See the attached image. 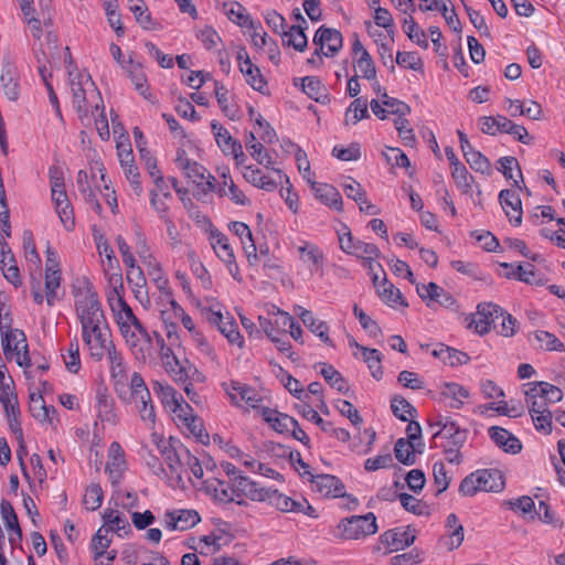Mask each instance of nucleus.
<instances>
[{"label":"nucleus","instance_id":"f257e3e1","mask_svg":"<svg viewBox=\"0 0 565 565\" xmlns=\"http://www.w3.org/2000/svg\"><path fill=\"white\" fill-rule=\"evenodd\" d=\"M75 309L82 327V338L95 361H102L115 345L97 294L90 288L76 295Z\"/></svg>","mask_w":565,"mask_h":565},{"label":"nucleus","instance_id":"f03ea898","mask_svg":"<svg viewBox=\"0 0 565 565\" xmlns=\"http://www.w3.org/2000/svg\"><path fill=\"white\" fill-rule=\"evenodd\" d=\"M65 52L70 54V49L66 46ZM67 63L68 84L72 94V104L81 119L86 118L93 110H98L102 96L95 83L87 73L79 72L74 65L71 55L65 57Z\"/></svg>","mask_w":565,"mask_h":565},{"label":"nucleus","instance_id":"7ed1b4c3","mask_svg":"<svg viewBox=\"0 0 565 565\" xmlns=\"http://www.w3.org/2000/svg\"><path fill=\"white\" fill-rule=\"evenodd\" d=\"M505 487L503 473L498 469H481L468 475L459 486V492L472 497L479 491L500 492Z\"/></svg>","mask_w":565,"mask_h":565},{"label":"nucleus","instance_id":"20e7f679","mask_svg":"<svg viewBox=\"0 0 565 565\" xmlns=\"http://www.w3.org/2000/svg\"><path fill=\"white\" fill-rule=\"evenodd\" d=\"M151 440L157 446L170 472L181 480L183 462L186 455H189V449L185 448L180 440L172 437L167 439L156 433L151 435Z\"/></svg>","mask_w":565,"mask_h":565},{"label":"nucleus","instance_id":"39448f33","mask_svg":"<svg viewBox=\"0 0 565 565\" xmlns=\"http://www.w3.org/2000/svg\"><path fill=\"white\" fill-rule=\"evenodd\" d=\"M339 537L342 540H361L377 532L376 516L373 512L352 515L338 523Z\"/></svg>","mask_w":565,"mask_h":565},{"label":"nucleus","instance_id":"423d86ee","mask_svg":"<svg viewBox=\"0 0 565 565\" xmlns=\"http://www.w3.org/2000/svg\"><path fill=\"white\" fill-rule=\"evenodd\" d=\"M1 345L8 361L14 360L22 367L31 365L28 341L22 330L9 329L2 331Z\"/></svg>","mask_w":565,"mask_h":565},{"label":"nucleus","instance_id":"0eeeda50","mask_svg":"<svg viewBox=\"0 0 565 565\" xmlns=\"http://www.w3.org/2000/svg\"><path fill=\"white\" fill-rule=\"evenodd\" d=\"M175 163L194 184L202 189L203 192L214 190L215 178L196 161L188 158L185 150L179 149L177 152Z\"/></svg>","mask_w":565,"mask_h":565},{"label":"nucleus","instance_id":"6e6552de","mask_svg":"<svg viewBox=\"0 0 565 565\" xmlns=\"http://www.w3.org/2000/svg\"><path fill=\"white\" fill-rule=\"evenodd\" d=\"M211 129L213 131L215 141L222 152L225 156H233L236 164H243L246 160V156L243 151L242 143L234 139L228 130L224 128L220 122L216 120H212L211 122Z\"/></svg>","mask_w":565,"mask_h":565},{"label":"nucleus","instance_id":"1a4fd4ad","mask_svg":"<svg viewBox=\"0 0 565 565\" xmlns=\"http://www.w3.org/2000/svg\"><path fill=\"white\" fill-rule=\"evenodd\" d=\"M301 477H308L313 489L322 497L341 498L345 497V487L339 478L332 475H317L311 471L300 472Z\"/></svg>","mask_w":565,"mask_h":565},{"label":"nucleus","instance_id":"9d476101","mask_svg":"<svg viewBox=\"0 0 565 565\" xmlns=\"http://www.w3.org/2000/svg\"><path fill=\"white\" fill-rule=\"evenodd\" d=\"M503 315V309L494 303H481L478 306L477 313L475 315L470 326L479 334H486L490 331L491 327L498 329V321Z\"/></svg>","mask_w":565,"mask_h":565},{"label":"nucleus","instance_id":"9b49d317","mask_svg":"<svg viewBox=\"0 0 565 565\" xmlns=\"http://www.w3.org/2000/svg\"><path fill=\"white\" fill-rule=\"evenodd\" d=\"M134 328L137 331L128 335L125 334V341L137 359L145 360L151 354L154 342L153 333L150 334L141 322Z\"/></svg>","mask_w":565,"mask_h":565},{"label":"nucleus","instance_id":"f8f14e48","mask_svg":"<svg viewBox=\"0 0 565 565\" xmlns=\"http://www.w3.org/2000/svg\"><path fill=\"white\" fill-rule=\"evenodd\" d=\"M167 373L179 383H186L188 381H195L202 383L205 376L188 360L180 361L178 358L163 365Z\"/></svg>","mask_w":565,"mask_h":565},{"label":"nucleus","instance_id":"ddd939ff","mask_svg":"<svg viewBox=\"0 0 565 565\" xmlns=\"http://www.w3.org/2000/svg\"><path fill=\"white\" fill-rule=\"evenodd\" d=\"M313 43L323 51L324 56L331 57L342 47L343 38L340 31L322 25L315 34Z\"/></svg>","mask_w":565,"mask_h":565},{"label":"nucleus","instance_id":"4468645a","mask_svg":"<svg viewBox=\"0 0 565 565\" xmlns=\"http://www.w3.org/2000/svg\"><path fill=\"white\" fill-rule=\"evenodd\" d=\"M126 469L127 462L125 459V451L119 443L113 441L108 448V461L105 470L109 475L114 487H117L120 483Z\"/></svg>","mask_w":565,"mask_h":565},{"label":"nucleus","instance_id":"2eb2a0df","mask_svg":"<svg viewBox=\"0 0 565 565\" xmlns=\"http://www.w3.org/2000/svg\"><path fill=\"white\" fill-rule=\"evenodd\" d=\"M106 355L110 363V373L111 379L114 380L115 391L120 399H127V375L121 353H119L114 347L111 350L106 352Z\"/></svg>","mask_w":565,"mask_h":565},{"label":"nucleus","instance_id":"dca6fc26","mask_svg":"<svg viewBox=\"0 0 565 565\" xmlns=\"http://www.w3.org/2000/svg\"><path fill=\"white\" fill-rule=\"evenodd\" d=\"M416 290L427 306H431L433 302H436L445 308H452L456 305L454 296L435 282L427 285L417 284Z\"/></svg>","mask_w":565,"mask_h":565},{"label":"nucleus","instance_id":"f3484780","mask_svg":"<svg viewBox=\"0 0 565 565\" xmlns=\"http://www.w3.org/2000/svg\"><path fill=\"white\" fill-rule=\"evenodd\" d=\"M339 244L340 248L344 253L354 255L359 258H364L367 255L375 257L380 256V249L376 245L354 239L350 231L339 234Z\"/></svg>","mask_w":565,"mask_h":565},{"label":"nucleus","instance_id":"a211bd4d","mask_svg":"<svg viewBox=\"0 0 565 565\" xmlns=\"http://www.w3.org/2000/svg\"><path fill=\"white\" fill-rule=\"evenodd\" d=\"M200 522V515L194 510L168 511L164 514V526L170 531H185Z\"/></svg>","mask_w":565,"mask_h":565},{"label":"nucleus","instance_id":"6ab92c4d","mask_svg":"<svg viewBox=\"0 0 565 565\" xmlns=\"http://www.w3.org/2000/svg\"><path fill=\"white\" fill-rule=\"evenodd\" d=\"M416 531L411 526L388 530L381 535V543L391 551L403 550L412 545L416 539Z\"/></svg>","mask_w":565,"mask_h":565},{"label":"nucleus","instance_id":"aec40b11","mask_svg":"<svg viewBox=\"0 0 565 565\" xmlns=\"http://www.w3.org/2000/svg\"><path fill=\"white\" fill-rule=\"evenodd\" d=\"M449 0H419V9L422 11H439L447 24L456 33H461V22L454 8H448Z\"/></svg>","mask_w":565,"mask_h":565},{"label":"nucleus","instance_id":"412c9836","mask_svg":"<svg viewBox=\"0 0 565 565\" xmlns=\"http://www.w3.org/2000/svg\"><path fill=\"white\" fill-rule=\"evenodd\" d=\"M204 491L221 503H230L235 501V491L233 482L222 480L216 477L207 478L203 481Z\"/></svg>","mask_w":565,"mask_h":565},{"label":"nucleus","instance_id":"4be33fe9","mask_svg":"<svg viewBox=\"0 0 565 565\" xmlns=\"http://www.w3.org/2000/svg\"><path fill=\"white\" fill-rule=\"evenodd\" d=\"M122 68L128 73L135 89L148 102L152 104L157 103L156 96L149 89L142 66L138 63H134V61L129 58L127 65L122 64Z\"/></svg>","mask_w":565,"mask_h":565},{"label":"nucleus","instance_id":"5701e85b","mask_svg":"<svg viewBox=\"0 0 565 565\" xmlns=\"http://www.w3.org/2000/svg\"><path fill=\"white\" fill-rule=\"evenodd\" d=\"M257 502H267L270 507L280 512L295 513V510H301V505L297 504L296 500L273 488H264L260 499Z\"/></svg>","mask_w":565,"mask_h":565},{"label":"nucleus","instance_id":"b1692460","mask_svg":"<svg viewBox=\"0 0 565 565\" xmlns=\"http://www.w3.org/2000/svg\"><path fill=\"white\" fill-rule=\"evenodd\" d=\"M488 435L499 448L508 454L515 455L522 450L519 438L502 427L491 426L488 429Z\"/></svg>","mask_w":565,"mask_h":565},{"label":"nucleus","instance_id":"393cba45","mask_svg":"<svg viewBox=\"0 0 565 565\" xmlns=\"http://www.w3.org/2000/svg\"><path fill=\"white\" fill-rule=\"evenodd\" d=\"M1 83L3 93L9 100L15 102L20 96V85L17 77V71L9 57L3 58L1 70Z\"/></svg>","mask_w":565,"mask_h":565},{"label":"nucleus","instance_id":"a878e982","mask_svg":"<svg viewBox=\"0 0 565 565\" xmlns=\"http://www.w3.org/2000/svg\"><path fill=\"white\" fill-rule=\"evenodd\" d=\"M499 201L510 222L520 225L522 222V203L518 193L512 190H502L499 193Z\"/></svg>","mask_w":565,"mask_h":565},{"label":"nucleus","instance_id":"bb28decb","mask_svg":"<svg viewBox=\"0 0 565 565\" xmlns=\"http://www.w3.org/2000/svg\"><path fill=\"white\" fill-rule=\"evenodd\" d=\"M233 490L235 491V501L242 504V498L246 497L252 501H258L264 487H259L257 482L250 480L248 477L241 475L233 481Z\"/></svg>","mask_w":565,"mask_h":565},{"label":"nucleus","instance_id":"cd10ccee","mask_svg":"<svg viewBox=\"0 0 565 565\" xmlns=\"http://www.w3.org/2000/svg\"><path fill=\"white\" fill-rule=\"evenodd\" d=\"M430 427H438V429L433 434V437L446 439L444 445H454L457 441L459 433L468 434L467 429L460 428L459 425L450 417L438 416V419L435 423H430Z\"/></svg>","mask_w":565,"mask_h":565},{"label":"nucleus","instance_id":"c85d7f7f","mask_svg":"<svg viewBox=\"0 0 565 565\" xmlns=\"http://www.w3.org/2000/svg\"><path fill=\"white\" fill-rule=\"evenodd\" d=\"M295 312L299 316L303 324L312 333L319 337L322 342L332 345V341L329 337V327L324 321L316 319L311 311L302 308L301 306L296 307Z\"/></svg>","mask_w":565,"mask_h":565},{"label":"nucleus","instance_id":"c756f323","mask_svg":"<svg viewBox=\"0 0 565 565\" xmlns=\"http://www.w3.org/2000/svg\"><path fill=\"white\" fill-rule=\"evenodd\" d=\"M311 188L320 202L338 212L343 210L342 196L333 185L311 182Z\"/></svg>","mask_w":565,"mask_h":565},{"label":"nucleus","instance_id":"7c9ffc66","mask_svg":"<svg viewBox=\"0 0 565 565\" xmlns=\"http://www.w3.org/2000/svg\"><path fill=\"white\" fill-rule=\"evenodd\" d=\"M260 415L273 429L280 434H289V429L296 426L294 417L269 407H262Z\"/></svg>","mask_w":565,"mask_h":565},{"label":"nucleus","instance_id":"2f4dec72","mask_svg":"<svg viewBox=\"0 0 565 565\" xmlns=\"http://www.w3.org/2000/svg\"><path fill=\"white\" fill-rule=\"evenodd\" d=\"M147 267L148 276L150 277L151 282L154 284L157 289L160 291L161 297L166 299H170L172 296V290L170 288L169 279L164 274L160 263L154 258L143 264Z\"/></svg>","mask_w":565,"mask_h":565},{"label":"nucleus","instance_id":"473e14b6","mask_svg":"<svg viewBox=\"0 0 565 565\" xmlns=\"http://www.w3.org/2000/svg\"><path fill=\"white\" fill-rule=\"evenodd\" d=\"M350 347H355L360 352L363 361L367 364V367L371 371L372 376L375 380H381L383 376L382 369V353L376 349H369L366 347L360 345L354 339L349 341Z\"/></svg>","mask_w":565,"mask_h":565},{"label":"nucleus","instance_id":"72a5a7b5","mask_svg":"<svg viewBox=\"0 0 565 565\" xmlns=\"http://www.w3.org/2000/svg\"><path fill=\"white\" fill-rule=\"evenodd\" d=\"M424 449V443L418 441H406L405 438H399L395 443L394 452L396 459L406 466H412L416 461L415 452L422 454Z\"/></svg>","mask_w":565,"mask_h":565},{"label":"nucleus","instance_id":"f704fd0d","mask_svg":"<svg viewBox=\"0 0 565 565\" xmlns=\"http://www.w3.org/2000/svg\"><path fill=\"white\" fill-rule=\"evenodd\" d=\"M127 281L131 287L135 298L142 306H148L150 303V298L147 288V279L142 269L127 270Z\"/></svg>","mask_w":565,"mask_h":565},{"label":"nucleus","instance_id":"c9c22d12","mask_svg":"<svg viewBox=\"0 0 565 565\" xmlns=\"http://www.w3.org/2000/svg\"><path fill=\"white\" fill-rule=\"evenodd\" d=\"M376 292L381 300L391 306L395 307L397 305H402L407 307V302L405 301L401 290L396 288L393 284L388 282L386 277L384 276L381 281L374 285Z\"/></svg>","mask_w":565,"mask_h":565},{"label":"nucleus","instance_id":"e433bc0d","mask_svg":"<svg viewBox=\"0 0 565 565\" xmlns=\"http://www.w3.org/2000/svg\"><path fill=\"white\" fill-rule=\"evenodd\" d=\"M527 390H525V403L527 405L529 412L543 414V412H551L550 405L545 395L540 392V386L536 382L525 384Z\"/></svg>","mask_w":565,"mask_h":565},{"label":"nucleus","instance_id":"4c0bfd02","mask_svg":"<svg viewBox=\"0 0 565 565\" xmlns=\"http://www.w3.org/2000/svg\"><path fill=\"white\" fill-rule=\"evenodd\" d=\"M153 391L158 394L161 403L166 408L172 413H177L181 408L182 396L178 395L177 391L167 383L154 382Z\"/></svg>","mask_w":565,"mask_h":565},{"label":"nucleus","instance_id":"58836bf2","mask_svg":"<svg viewBox=\"0 0 565 565\" xmlns=\"http://www.w3.org/2000/svg\"><path fill=\"white\" fill-rule=\"evenodd\" d=\"M127 390V399H122L124 402L135 403L143 402V399L149 401L150 392L145 383L142 376L134 372L129 380V385H126Z\"/></svg>","mask_w":565,"mask_h":565},{"label":"nucleus","instance_id":"ea45409f","mask_svg":"<svg viewBox=\"0 0 565 565\" xmlns=\"http://www.w3.org/2000/svg\"><path fill=\"white\" fill-rule=\"evenodd\" d=\"M504 268H510L511 271L507 273L505 276L508 278H515L520 281L531 284V285H543V278L536 277V274L534 271V266L532 264H525V265H518L513 267L512 265H509L507 263L502 264Z\"/></svg>","mask_w":565,"mask_h":565},{"label":"nucleus","instance_id":"a19ab883","mask_svg":"<svg viewBox=\"0 0 565 565\" xmlns=\"http://www.w3.org/2000/svg\"><path fill=\"white\" fill-rule=\"evenodd\" d=\"M230 230L239 238H246L248 241V245L245 248V255L249 262V264H254L257 260V248L253 239L252 231L247 224L243 222H232L230 224Z\"/></svg>","mask_w":565,"mask_h":565},{"label":"nucleus","instance_id":"79ce46f5","mask_svg":"<svg viewBox=\"0 0 565 565\" xmlns=\"http://www.w3.org/2000/svg\"><path fill=\"white\" fill-rule=\"evenodd\" d=\"M297 249L300 255V259L303 263H310L312 265L310 268L311 271H316L322 267L324 256L317 245L305 242L302 245L298 246Z\"/></svg>","mask_w":565,"mask_h":565},{"label":"nucleus","instance_id":"37998d69","mask_svg":"<svg viewBox=\"0 0 565 565\" xmlns=\"http://www.w3.org/2000/svg\"><path fill=\"white\" fill-rule=\"evenodd\" d=\"M97 416L102 422L116 423L114 401L105 390H98L96 395Z\"/></svg>","mask_w":565,"mask_h":565},{"label":"nucleus","instance_id":"c03bdc74","mask_svg":"<svg viewBox=\"0 0 565 565\" xmlns=\"http://www.w3.org/2000/svg\"><path fill=\"white\" fill-rule=\"evenodd\" d=\"M441 396L449 398V407L459 409L463 405V401L469 397V392L458 383H446L441 390Z\"/></svg>","mask_w":565,"mask_h":565},{"label":"nucleus","instance_id":"a18cd8bd","mask_svg":"<svg viewBox=\"0 0 565 565\" xmlns=\"http://www.w3.org/2000/svg\"><path fill=\"white\" fill-rule=\"evenodd\" d=\"M433 355L439 358L444 363L451 366L462 365L469 361V355L467 353L444 344H440L437 349H435L433 351Z\"/></svg>","mask_w":565,"mask_h":565},{"label":"nucleus","instance_id":"49530a36","mask_svg":"<svg viewBox=\"0 0 565 565\" xmlns=\"http://www.w3.org/2000/svg\"><path fill=\"white\" fill-rule=\"evenodd\" d=\"M302 90L318 103L324 104L328 100L327 88L321 81L315 76H306L302 78Z\"/></svg>","mask_w":565,"mask_h":565},{"label":"nucleus","instance_id":"de8ad7c7","mask_svg":"<svg viewBox=\"0 0 565 565\" xmlns=\"http://www.w3.org/2000/svg\"><path fill=\"white\" fill-rule=\"evenodd\" d=\"M76 183L79 192L82 193L86 203L99 214L102 212V205L97 200L95 192L93 191L88 181V174L84 170H79L76 178Z\"/></svg>","mask_w":565,"mask_h":565},{"label":"nucleus","instance_id":"09e8293b","mask_svg":"<svg viewBox=\"0 0 565 565\" xmlns=\"http://www.w3.org/2000/svg\"><path fill=\"white\" fill-rule=\"evenodd\" d=\"M244 178L247 182L266 191H274L277 188V181L265 175L258 168L245 167Z\"/></svg>","mask_w":565,"mask_h":565},{"label":"nucleus","instance_id":"8fccbe9b","mask_svg":"<svg viewBox=\"0 0 565 565\" xmlns=\"http://www.w3.org/2000/svg\"><path fill=\"white\" fill-rule=\"evenodd\" d=\"M282 41L292 46L296 51L303 52L308 45V39L305 34V28L301 24L292 25L282 33Z\"/></svg>","mask_w":565,"mask_h":565},{"label":"nucleus","instance_id":"3c124183","mask_svg":"<svg viewBox=\"0 0 565 565\" xmlns=\"http://www.w3.org/2000/svg\"><path fill=\"white\" fill-rule=\"evenodd\" d=\"M61 285V273L60 269H56V265L47 266L45 270V292H46V302L49 306H53L57 295L56 290Z\"/></svg>","mask_w":565,"mask_h":565},{"label":"nucleus","instance_id":"603ef678","mask_svg":"<svg viewBox=\"0 0 565 565\" xmlns=\"http://www.w3.org/2000/svg\"><path fill=\"white\" fill-rule=\"evenodd\" d=\"M239 71L244 75L248 85H250L255 90L263 92L266 86V81L262 75L260 70L255 66L252 61H247L242 64Z\"/></svg>","mask_w":565,"mask_h":565},{"label":"nucleus","instance_id":"864d4df0","mask_svg":"<svg viewBox=\"0 0 565 565\" xmlns=\"http://www.w3.org/2000/svg\"><path fill=\"white\" fill-rule=\"evenodd\" d=\"M449 536V550L458 548L463 541V526L455 513H450L446 520Z\"/></svg>","mask_w":565,"mask_h":565},{"label":"nucleus","instance_id":"5fc2aeb1","mask_svg":"<svg viewBox=\"0 0 565 565\" xmlns=\"http://www.w3.org/2000/svg\"><path fill=\"white\" fill-rule=\"evenodd\" d=\"M319 365L321 366L320 374L323 376L327 383L337 391L345 393L348 390L347 383L341 373L337 371L331 364L319 363Z\"/></svg>","mask_w":565,"mask_h":565},{"label":"nucleus","instance_id":"6e6d98bb","mask_svg":"<svg viewBox=\"0 0 565 565\" xmlns=\"http://www.w3.org/2000/svg\"><path fill=\"white\" fill-rule=\"evenodd\" d=\"M222 177L224 181L218 188L220 195L228 196L234 203L245 205L247 203V198L245 194L238 189V186L230 177H227L225 173H223Z\"/></svg>","mask_w":565,"mask_h":565},{"label":"nucleus","instance_id":"4d7b16f0","mask_svg":"<svg viewBox=\"0 0 565 565\" xmlns=\"http://www.w3.org/2000/svg\"><path fill=\"white\" fill-rule=\"evenodd\" d=\"M393 414L402 422H408L417 415L416 408L404 397L394 396L391 402Z\"/></svg>","mask_w":565,"mask_h":565},{"label":"nucleus","instance_id":"13d9d810","mask_svg":"<svg viewBox=\"0 0 565 565\" xmlns=\"http://www.w3.org/2000/svg\"><path fill=\"white\" fill-rule=\"evenodd\" d=\"M212 247L214 252L216 253L217 257L222 260H233L234 252L233 248L228 242V238L226 235L222 233H212Z\"/></svg>","mask_w":565,"mask_h":565},{"label":"nucleus","instance_id":"bf43d9fd","mask_svg":"<svg viewBox=\"0 0 565 565\" xmlns=\"http://www.w3.org/2000/svg\"><path fill=\"white\" fill-rule=\"evenodd\" d=\"M128 2L129 10L134 13L137 23L146 30H151L153 22L143 0H128Z\"/></svg>","mask_w":565,"mask_h":565},{"label":"nucleus","instance_id":"052dcab7","mask_svg":"<svg viewBox=\"0 0 565 565\" xmlns=\"http://www.w3.org/2000/svg\"><path fill=\"white\" fill-rule=\"evenodd\" d=\"M451 177L463 194H471L473 177L469 173L465 164L456 166L451 169Z\"/></svg>","mask_w":565,"mask_h":565},{"label":"nucleus","instance_id":"680f3d73","mask_svg":"<svg viewBox=\"0 0 565 565\" xmlns=\"http://www.w3.org/2000/svg\"><path fill=\"white\" fill-rule=\"evenodd\" d=\"M218 331L228 340L231 344L242 347L244 343L243 337L238 331L237 324L233 317L226 315L223 323L217 327Z\"/></svg>","mask_w":565,"mask_h":565},{"label":"nucleus","instance_id":"e2e57ef3","mask_svg":"<svg viewBox=\"0 0 565 565\" xmlns=\"http://www.w3.org/2000/svg\"><path fill=\"white\" fill-rule=\"evenodd\" d=\"M467 441V433H459L457 441L454 445H443L445 459L452 465H460L462 462V455L460 449Z\"/></svg>","mask_w":565,"mask_h":565},{"label":"nucleus","instance_id":"0e129e2a","mask_svg":"<svg viewBox=\"0 0 565 565\" xmlns=\"http://www.w3.org/2000/svg\"><path fill=\"white\" fill-rule=\"evenodd\" d=\"M509 118L502 115L497 117H482L481 130L483 134L494 136L497 132H504L508 129Z\"/></svg>","mask_w":565,"mask_h":565},{"label":"nucleus","instance_id":"69168bd1","mask_svg":"<svg viewBox=\"0 0 565 565\" xmlns=\"http://www.w3.org/2000/svg\"><path fill=\"white\" fill-rule=\"evenodd\" d=\"M403 29L407 36L423 49L428 47L426 34L420 30L412 15L404 19Z\"/></svg>","mask_w":565,"mask_h":565},{"label":"nucleus","instance_id":"338daca9","mask_svg":"<svg viewBox=\"0 0 565 565\" xmlns=\"http://www.w3.org/2000/svg\"><path fill=\"white\" fill-rule=\"evenodd\" d=\"M104 499L102 487L98 483H92L86 488L83 497V504L89 511L100 508Z\"/></svg>","mask_w":565,"mask_h":565},{"label":"nucleus","instance_id":"774afa93","mask_svg":"<svg viewBox=\"0 0 565 565\" xmlns=\"http://www.w3.org/2000/svg\"><path fill=\"white\" fill-rule=\"evenodd\" d=\"M465 159L475 171L488 175L491 173V163L480 151L475 149L473 151L468 152L465 156Z\"/></svg>","mask_w":565,"mask_h":565}]
</instances>
